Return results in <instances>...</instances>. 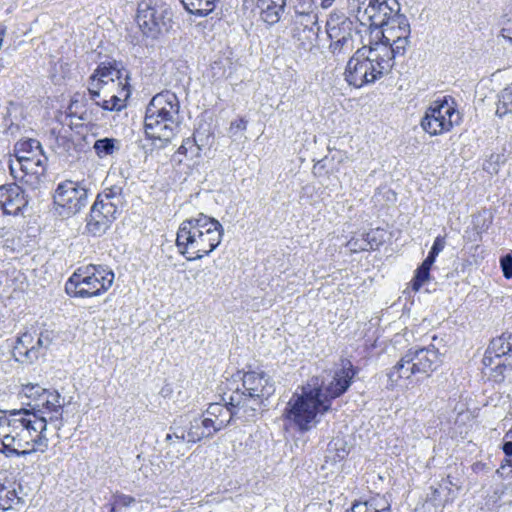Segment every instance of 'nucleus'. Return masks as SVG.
<instances>
[{
  "mask_svg": "<svg viewBox=\"0 0 512 512\" xmlns=\"http://www.w3.org/2000/svg\"><path fill=\"white\" fill-rule=\"evenodd\" d=\"M223 233V226L218 220L200 213L180 224L176 245L188 261L199 260L219 246Z\"/></svg>",
  "mask_w": 512,
  "mask_h": 512,
  "instance_id": "obj_1",
  "label": "nucleus"
},
{
  "mask_svg": "<svg viewBox=\"0 0 512 512\" xmlns=\"http://www.w3.org/2000/svg\"><path fill=\"white\" fill-rule=\"evenodd\" d=\"M180 102L171 91H163L150 100L144 117V131L147 138L159 141L165 146L180 128Z\"/></svg>",
  "mask_w": 512,
  "mask_h": 512,
  "instance_id": "obj_2",
  "label": "nucleus"
},
{
  "mask_svg": "<svg viewBox=\"0 0 512 512\" xmlns=\"http://www.w3.org/2000/svg\"><path fill=\"white\" fill-rule=\"evenodd\" d=\"M385 48L377 49L369 41L358 48L349 59L344 72L346 82L355 88L374 83L388 74L394 66Z\"/></svg>",
  "mask_w": 512,
  "mask_h": 512,
  "instance_id": "obj_3",
  "label": "nucleus"
},
{
  "mask_svg": "<svg viewBox=\"0 0 512 512\" xmlns=\"http://www.w3.org/2000/svg\"><path fill=\"white\" fill-rule=\"evenodd\" d=\"M63 398L60 393L56 390H43V393L36 398L34 403H26L28 408L21 410L11 411L12 416L32 415L34 419L21 417L15 419L20 422L21 426L29 433H36L35 437L31 439V442L37 445H47L44 442L46 440L43 437V432L46 430L47 422L60 421L63 412Z\"/></svg>",
  "mask_w": 512,
  "mask_h": 512,
  "instance_id": "obj_4",
  "label": "nucleus"
},
{
  "mask_svg": "<svg viewBox=\"0 0 512 512\" xmlns=\"http://www.w3.org/2000/svg\"><path fill=\"white\" fill-rule=\"evenodd\" d=\"M322 389L318 386V378L302 387L301 394H295L285 409L286 417L293 421L301 430H307L316 423L318 414L330 409V404L321 398Z\"/></svg>",
  "mask_w": 512,
  "mask_h": 512,
  "instance_id": "obj_5",
  "label": "nucleus"
},
{
  "mask_svg": "<svg viewBox=\"0 0 512 512\" xmlns=\"http://www.w3.org/2000/svg\"><path fill=\"white\" fill-rule=\"evenodd\" d=\"M223 400L225 401L224 405L220 403L210 404L203 418L195 420L188 433V442H196L204 437L211 436L214 432L229 424L233 418L244 421L253 420L252 416L245 412L246 409L241 407V404L238 406L229 404V394L225 393Z\"/></svg>",
  "mask_w": 512,
  "mask_h": 512,
  "instance_id": "obj_6",
  "label": "nucleus"
},
{
  "mask_svg": "<svg viewBox=\"0 0 512 512\" xmlns=\"http://www.w3.org/2000/svg\"><path fill=\"white\" fill-rule=\"evenodd\" d=\"M114 278V272L108 267L91 264L78 268L66 282L65 290L71 297H95L105 293Z\"/></svg>",
  "mask_w": 512,
  "mask_h": 512,
  "instance_id": "obj_7",
  "label": "nucleus"
},
{
  "mask_svg": "<svg viewBox=\"0 0 512 512\" xmlns=\"http://www.w3.org/2000/svg\"><path fill=\"white\" fill-rule=\"evenodd\" d=\"M242 386L244 390L237 388L229 394V404H241L254 419L263 400L275 392L274 383L264 371H249L243 375Z\"/></svg>",
  "mask_w": 512,
  "mask_h": 512,
  "instance_id": "obj_8",
  "label": "nucleus"
},
{
  "mask_svg": "<svg viewBox=\"0 0 512 512\" xmlns=\"http://www.w3.org/2000/svg\"><path fill=\"white\" fill-rule=\"evenodd\" d=\"M411 27L407 17L399 12L385 25L376 29L369 42L378 50L385 48L390 62L396 57L404 56L410 46Z\"/></svg>",
  "mask_w": 512,
  "mask_h": 512,
  "instance_id": "obj_9",
  "label": "nucleus"
},
{
  "mask_svg": "<svg viewBox=\"0 0 512 512\" xmlns=\"http://www.w3.org/2000/svg\"><path fill=\"white\" fill-rule=\"evenodd\" d=\"M439 363L440 354L434 346L411 348L388 372V388H394L400 379H409L417 374L429 375Z\"/></svg>",
  "mask_w": 512,
  "mask_h": 512,
  "instance_id": "obj_10",
  "label": "nucleus"
},
{
  "mask_svg": "<svg viewBox=\"0 0 512 512\" xmlns=\"http://www.w3.org/2000/svg\"><path fill=\"white\" fill-rule=\"evenodd\" d=\"M361 28L357 20L343 14H331L326 23L330 53L337 58L349 55L355 49L356 43L362 42Z\"/></svg>",
  "mask_w": 512,
  "mask_h": 512,
  "instance_id": "obj_11",
  "label": "nucleus"
},
{
  "mask_svg": "<svg viewBox=\"0 0 512 512\" xmlns=\"http://www.w3.org/2000/svg\"><path fill=\"white\" fill-rule=\"evenodd\" d=\"M349 10L364 31L373 36L400 11V5L397 0H349Z\"/></svg>",
  "mask_w": 512,
  "mask_h": 512,
  "instance_id": "obj_12",
  "label": "nucleus"
},
{
  "mask_svg": "<svg viewBox=\"0 0 512 512\" xmlns=\"http://www.w3.org/2000/svg\"><path fill=\"white\" fill-rule=\"evenodd\" d=\"M121 188L114 186L98 194L91 207L86 228L93 236H100L116 219L118 208L122 203Z\"/></svg>",
  "mask_w": 512,
  "mask_h": 512,
  "instance_id": "obj_13",
  "label": "nucleus"
},
{
  "mask_svg": "<svg viewBox=\"0 0 512 512\" xmlns=\"http://www.w3.org/2000/svg\"><path fill=\"white\" fill-rule=\"evenodd\" d=\"M484 373L500 383L512 377V334L493 339L483 357Z\"/></svg>",
  "mask_w": 512,
  "mask_h": 512,
  "instance_id": "obj_14",
  "label": "nucleus"
},
{
  "mask_svg": "<svg viewBox=\"0 0 512 512\" xmlns=\"http://www.w3.org/2000/svg\"><path fill=\"white\" fill-rule=\"evenodd\" d=\"M461 121L459 111L456 109L454 100L444 96L434 100L426 109L421 119L422 129L431 136L442 135L451 131L454 125Z\"/></svg>",
  "mask_w": 512,
  "mask_h": 512,
  "instance_id": "obj_15",
  "label": "nucleus"
},
{
  "mask_svg": "<svg viewBox=\"0 0 512 512\" xmlns=\"http://www.w3.org/2000/svg\"><path fill=\"white\" fill-rule=\"evenodd\" d=\"M16 164L24 175H29L34 182L46 172L48 158L38 140L27 139L18 141L14 148Z\"/></svg>",
  "mask_w": 512,
  "mask_h": 512,
  "instance_id": "obj_16",
  "label": "nucleus"
},
{
  "mask_svg": "<svg viewBox=\"0 0 512 512\" xmlns=\"http://www.w3.org/2000/svg\"><path fill=\"white\" fill-rule=\"evenodd\" d=\"M171 13L162 6L152 4V1H142L138 5L137 23L144 35L156 38L170 28Z\"/></svg>",
  "mask_w": 512,
  "mask_h": 512,
  "instance_id": "obj_17",
  "label": "nucleus"
},
{
  "mask_svg": "<svg viewBox=\"0 0 512 512\" xmlns=\"http://www.w3.org/2000/svg\"><path fill=\"white\" fill-rule=\"evenodd\" d=\"M53 198L54 203L63 209L62 213L75 215L88 203V188L82 182L65 180L58 184Z\"/></svg>",
  "mask_w": 512,
  "mask_h": 512,
  "instance_id": "obj_18",
  "label": "nucleus"
},
{
  "mask_svg": "<svg viewBox=\"0 0 512 512\" xmlns=\"http://www.w3.org/2000/svg\"><path fill=\"white\" fill-rule=\"evenodd\" d=\"M355 375L352 363L348 360L342 361V367L335 372L333 379L324 385L318 382V386L322 389L321 398L331 405V400L341 396L347 391L351 385V381Z\"/></svg>",
  "mask_w": 512,
  "mask_h": 512,
  "instance_id": "obj_19",
  "label": "nucleus"
},
{
  "mask_svg": "<svg viewBox=\"0 0 512 512\" xmlns=\"http://www.w3.org/2000/svg\"><path fill=\"white\" fill-rule=\"evenodd\" d=\"M28 201L24 196V191L17 184H8L0 187V207L5 214L17 215Z\"/></svg>",
  "mask_w": 512,
  "mask_h": 512,
  "instance_id": "obj_20",
  "label": "nucleus"
},
{
  "mask_svg": "<svg viewBox=\"0 0 512 512\" xmlns=\"http://www.w3.org/2000/svg\"><path fill=\"white\" fill-rule=\"evenodd\" d=\"M121 71L113 65H100L90 77V80H95L100 83L106 90L113 91L114 88L122 85Z\"/></svg>",
  "mask_w": 512,
  "mask_h": 512,
  "instance_id": "obj_21",
  "label": "nucleus"
},
{
  "mask_svg": "<svg viewBox=\"0 0 512 512\" xmlns=\"http://www.w3.org/2000/svg\"><path fill=\"white\" fill-rule=\"evenodd\" d=\"M34 343V337L31 333L25 332L18 337L16 345L14 346V355L19 360V357H24L22 361L32 362L38 358V351Z\"/></svg>",
  "mask_w": 512,
  "mask_h": 512,
  "instance_id": "obj_22",
  "label": "nucleus"
},
{
  "mask_svg": "<svg viewBox=\"0 0 512 512\" xmlns=\"http://www.w3.org/2000/svg\"><path fill=\"white\" fill-rule=\"evenodd\" d=\"M287 0H258L261 17L264 22L272 25L279 21Z\"/></svg>",
  "mask_w": 512,
  "mask_h": 512,
  "instance_id": "obj_23",
  "label": "nucleus"
},
{
  "mask_svg": "<svg viewBox=\"0 0 512 512\" xmlns=\"http://www.w3.org/2000/svg\"><path fill=\"white\" fill-rule=\"evenodd\" d=\"M319 29H305L302 27H293L292 39L297 48L304 51H310L318 37Z\"/></svg>",
  "mask_w": 512,
  "mask_h": 512,
  "instance_id": "obj_24",
  "label": "nucleus"
},
{
  "mask_svg": "<svg viewBox=\"0 0 512 512\" xmlns=\"http://www.w3.org/2000/svg\"><path fill=\"white\" fill-rule=\"evenodd\" d=\"M346 512H391L390 504L380 496L364 502H355Z\"/></svg>",
  "mask_w": 512,
  "mask_h": 512,
  "instance_id": "obj_25",
  "label": "nucleus"
},
{
  "mask_svg": "<svg viewBox=\"0 0 512 512\" xmlns=\"http://www.w3.org/2000/svg\"><path fill=\"white\" fill-rule=\"evenodd\" d=\"M130 96V90L122 84L119 94L110 95V99H103L102 101H96V105L107 111H120L126 106L125 101Z\"/></svg>",
  "mask_w": 512,
  "mask_h": 512,
  "instance_id": "obj_26",
  "label": "nucleus"
},
{
  "mask_svg": "<svg viewBox=\"0 0 512 512\" xmlns=\"http://www.w3.org/2000/svg\"><path fill=\"white\" fill-rule=\"evenodd\" d=\"M185 9L196 16H207L215 9L218 0H180Z\"/></svg>",
  "mask_w": 512,
  "mask_h": 512,
  "instance_id": "obj_27",
  "label": "nucleus"
},
{
  "mask_svg": "<svg viewBox=\"0 0 512 512\" xmlns=\"http://www.w3.org/2000/svg\"><path fill=\"white\" fill-rule=\"evenodd\" d=\"M492 502L493 507L499 508L502 504L512 503V482L497 486L493 494L489 496L486 505H490Z\"/></svg>",
  "mask_w": 512,
  "mask_h": 512,
  "instance_id": "obj_28",
  "label": "nucleus"
},
{
  "mask_svg": "<svg viewBox=\"0 0 512 512\" xmlns=\"http://www.w3.org/2000/svg\"><path fill=\"white\" fill-rule=\"evenodd\" d=\"M435 260L436 256L428 253L426 259L417 268L415 277L412 282V289L414 291H418L422 287V285L428 281L430 276V269L431 266L434 264Z\"/></svg>",
  "mask_w": 512,
  "mask_h": 512,
  "instance_id": "obj_29",
  "label": "nucleus"
},
{
  "mask_svg": "<svg viewBox=\"0 0 512 512\" xmlns=\"http://www.w3.org/2000/svg\"><path fill=\"white\" fill-rule=\"evenodd\" d=\"M93 149L99 158L112 155L120 149V141L115 138H102L95 141Z\"/></svg>",
  "mask_w": 512,
  "mask_h": 512,
  "instance_id": "obj_30",
  "label": "nucleus"
},
{
  "mask_svg": "<svg viewBox=\"0 0 512 512\" xmlns=\"http://www.w3.org/2000/svg\"><path fill=\"white\" fill-rule=\"evenodd\" d=\"M43 390L44 388L39 384H22L18 392V397L23 405H26V403H34L36 398L43 393Z\"/></svg>",
  "mask_w": 512,
  "mask_h": 512,
  "instance_id": "obj_31",
  "label": "nucleus"
},
{
  "mask_svg": "<svg viewBox=\"0 0 512 512\" xmlns=\"http://www.w3.org/2000/svg\"><path fill=\"white\" fill-rule=\"evenodd\" d=\"M512 112V87L503 89L499 95L496 114L499 117Z\"/></svg>",
  "mask_w": 512,
  "mask_h": 512,
  "instance_id": "obj_32",
  "label": "nucleus"
},
{
  "mask_svg": "<svg viewBox=\"0 0 512 512\" xmlns=\"http://www.w3.org/2000/svg\"><path fill=\"white\" fill-rule=\"evenodd\" d=\"M201 145L195 137L183 140L177 153L185 155L187 158L194 159L200 157Z\"/></svg>",
  "mask_w": 512,
  "mask_h": 512,
  "instance_id": "obj_33",
  "label": "nucleus"
},
{
  "mask_svg": "<svg viewBox=\"0 0 512 512\" xmlns=\"http://www.w3.org/2000/svg\"><path fill=\"white\" fill-rule=\"evenodd\" d=\"M293 27H302L305 29H319L318 14H297L294 19Z\"/></svg>",
  "mask_w": 512,
  "mask_h": 512,
  "instance_id": "obj_34",
  "label": "nucleus"
},
{
  "mask_svg": "<svg viewBox=\"0 0 512 512\" xmlns=\"http://www.w3.org/2000/svg\"><path fill=\"white\" fill-rule=\"evenodd\" d=\"M5 495L3 496L1 494V500L4 501V504H6V509H11L13 505L16 504H23L24 500L22 497L18 495V491L15 487H8L4 490Z\"/></svg>",
  "mask_w": 512,
  "mask_h": 512,
  "instance_id": "obj_35",
  "label": "nucleus"
},
{
  "mask_svg": "<svg viewBox=\"0 0 512 512\" xmlns=\"http://www.w3.org/2000/svg\"><path fill=\"white\" fill-rule=\"evenodd\" d=\"M193 278L198 284L202 286L213 284L214 282L213 272L208 267L198 269L193 275Z\"/></svg>",
  "mask_w": 512,
  "mask_h": 512,
  "instance_id": "obj_36",
  "label": "nucleus"
},
{
  "mask_svg": "<svg viewBox=\"0 0 512 512\" xmlns=\"http://www.w3.org/2000/svg\"><path fill=\"white\" fill-rule=\"evenodd\" d=\"M325 452V464H323V468H327L330 464L335 465L337 461H340L348 455V450H325Z\"/></svg>",
  "mask_w": 512,
  "mask_h": 512,
  "instance_id": "obj_37",
  "label": "nucleus"
},
{
  "mask_svg": "<svg viewBox=\"0 0 512 512\" xmlns=\"http://www.w3.org/2000/svg\"><path fill=\"white\" fill-rule=\"evenodd\" d=\"M346 246L353 253H357V252H361V251H367V250L372 248V246L369 243V241L367 239H365V238H361V239L351 238L347 242Z\"/></svg>",
  "mask_w": 512,
  "mask_h": 512,
  "instance_id": "obj_38",
  "label": "nucleus"
},
{
  "mask_svg": "<svg viewBox=\"0 0 512 512\" xmlns=\"http://www.w3.org/2000/svg\"><path fill=\"white\" fill-rule=\"evenodd\" d=\"M297 14H317L314 0H298L295 5V15Z\"/></svg>",
  "mask_w": 512,
  "mask_h": 512,
  "instance_id": "obj_39",
  "label": "nucleus"
},
{
  "mask_svg": "<svg viewBox=\"0 0 512 512\" xmlns=\"http://www.w3.org/2000/svg\"><path fill=\"white\" fill-rule=\"evenodd\" d=\"M247 124L248 122L244 118L232 121L228 129L229 136L234 139H236L238 136H241L242 133L247 129Z\"/></svg>",
  "mask_w": 512,
  "mask_h": 512,
  "instance_id": "obj_40",
  "label": "nucleus"
},
{
  "mask_svg": "<svg viewBox=\"0 0 512 512\" xmlns=\"http://www.w3.org/2000/svg\"><path fill=\"white\" fill-rule=\"evenodd\" d=\"M53 339V331L45 330L39 334L35 345L38 351V355L40 354L41 349H47L50 346V344L53 342Z\"/></svg>",
  "mask_w": 512,
  "mask_h": 512,
  "instance_id": "obj_41",
  "label": "nucleus"
},
{
  "mask_svg": "<svg viewBox=\"0 0 512 512\" xmlns=\"http://www.w3.org/2000/svg\"><path fill=\"white\" fill-rule=\"evenodd\" d=\"M14 445L21 446V440L11 435L9 425L8 430H4V432L0 434V448H14Z\"/></svg>",
  "mask_w": 512,
  "mask_h": 512,
  "instance_id": "obj_42",
  "label": "nucleus"
},
{
  "mask_svg": "<svg viewBox=\"0 0 512 512\" xmlns=\"http://www.w3.org/2000/svg\"><path fill=\"white\" fill-rule=\"evenodd\" d=\"M88 92L90 95V98L96 103V101H99L98 98H100L101 94L103 93L104 96H108L109 90H106L103 88V86H100V83L95 80L89 81L88 86Z\"/></svg>",
  "mask_w": 512,
  "mask_h": 512,
  "instance_id": "obj_43",
  "label": "nucleus"
},
{
  "mask_svg": "<svg viewBox=\"0 0 512 512\" xmlns=\"http://www.w3.org/2000/svg\"><path fill=\"white\" fill-rule=\"evenodd\" d=\"M9 170L14 179L34 184V181L31 178H29V175H24V173L19 170L16 164V159L10 161Z\"/></svg>",
  "mask_w": 512,
  "mask_h": 512,
  "instance_id": "obj_44",
  "label": "nucleus"
},
{
  "mask_svg": "<svg viewBox=\"0 0 512 512\" xmlns=\"http://www.w3.org/2000/svg\"><path fill=\"white\" fill-rule=\"evenodd\" d=\"M503 274L506 278H512V255L507 254L500 260Z\"/></svg>",
  "mask_w": 512,
  "mask_h": 512,
  "instance_id": "obj_45",
  "label": "nucleus"
},
{
  "mask_svg": "<svg viewBox=\"0 0 512 512\" xmlns=\"http://www.w3.org/2000/svg\"><path fill=\"white\" fill-rule=\"evenodd\" d=\"M445 245H446L445 237L437 236L434 240V243H433L429 253L437 257L439 255V253L443 251V249L445 248Z\"/></svg>",
  "mask_w": 512,
  "mask_h": 512,
  "instance_id": "obj_46",
  "label": "nucleus"
},
{
  "mask_svg": "<svg viewBox=\"0 0 512 512\" xmlns=\"http://www.w3.org/2000/svg\"><path fill=\"white\" fill-rule=\"evenodd\" d=\"M135 502V498L130 495L118 494L115 496V505L117 506L129 507Z\"/></svg>",
  "mask_w": 512,
  "mask_h": 512,
  "instance_id": "obj_47",
  "label": "nucleus"
},
{
  "mask_svg": "<svg viewBox=\"0 0 512 512\" xmlns=\"http://www.w3.org/2000/svg\"><path fill=\"white\" fill-rule=\"evenodd\" d=\"M36 450H14V449H11V450H0V452L4 453L7 457H10V456H13V455H16V456H20V455H26L30 452H35Z\"/></svg>",
  "mask_w": 512,
  "mask_h": 512,
  "instance_id": "obj_48",
  "label": "nucleus"
},
{
  "mask_svg": "<svg viewBox=\"0 0 512 512\" xmlns=\"http://www.w3.org/2000/svg\"><path fill=\"white\" fill-rule=\"evenodd\" d=\"M9 419L5 415L4 411H0V434L4 432V430H8Z\"/></svg>",
  "mask_w": 512,
  "mask_h": 512,
  "instance_id": "obj_49",
  "label": "nucleus"
},
{
  "mask_svg": "<svg viewBox=\"0 0 512 512\" xmlns=\"http://www.w3.org/2000/svg\"><path fill=\"white\" fill-rule=\"evenodd\" d=\"M503 451L505 452V456L501 463V469H504L505 466L512 467V450H503Z\"/></svg>",
  "mask_w": 512,
  "mask_h": 512,
  "instance_id": "obj_50",
  "label": "nucleus"
},
{
  "mask_svg": "<svg viewBox=\"0 0 512 512\" xmlns=\"http://www.w3.org/2000/svg\"><path fill=\"white\" fill-rule=\"evenodd\" d=\"M502 36L512 42V25L502 28Z\"/></svg>",
  "mask_w": 512,
  "mask_h": 512,
  "instance_id": "obj_51",
  "label": "nucleus"
},
{
  "mask_svg": "<svg viewBox=\"0 0 512 512\" xmlns=\"http://www.w3.org/2000/svg\"><path fill=\"white\" fill-rule=\"evenodd\" d=\"M484 170L488 171L489 173H497V168L492 163H489L488 165H484Z\"/></svg>",
  "mask_w": 512,
  "mask_h": 512,
  "instance_id": "obj_52",
  "label": "nucleus"
},
{
  "mask_svg": "<svg viewBox=\"0 0 512 512\" xmlns=\"http://www.w3.org/2000/svg\"><path fill=\"white\" fill-rule=\"evenodd\" d=\"M334 1L335 0H322L321 6H322V8L327 9L332 6Z\"/></svg>",
  "mask_w": 512,
  "mask_h": 512,
  "instance_id": "obj_53",
  "label": "nucleus"
},
{
  "mask_svg": "<svg viewBox=\"0 0 512 512\" xmlns=\"http://www.w3.org/2000/svg\"><path fill=\"white\" fill-rule=\"evenodd\" d=\"M439 494L440 493H439L438 489H433L431 497H430V501H435L436 498L439 496Z\"/></svg>",
  "mask_w": 512,
  "mask_h": 512,
  "instance_id": "obj_54",
  "label": "nucleus"
},
{
  "mask_svg": "<svg viewBox=\"0 0 512 512\" xmlns=\"http://www.w3.org/2000/svg\"><path fill=\"white\" fill-rule=\"evenodd\" d=\"M77 106V101H73L69 106L70 114H76V112L73 111V108Z\"/></svg>",
  "mask_w": 512,
  "mask_h": 512,
  "instance_id": "obj_55",
  "label": "nucleus"
},
{
  "mask_svg": "<svg viewBox=\"0 0 512 512\" xmlns=\"http://www.w3.org/2000/svg\"><path fill=\"white\" fill-rule=\"evenodd\" d=\"M7 489V486L4 483L0 482V494L4 492V490Z\"/></svg>",
  "mask_w": 512,
  "mask_h": 512,
  "instance_id": "obj_56",
  "label": "nucleus"
},
{
  "mask_svg": "<svg viewBox=\"0 0 512 512\" xmlns=\"http://www.w3.org/2000/svg\"><path fill=\"white\" fill-rule=\"evenodd\" d=\"M79 118L82 119V120H86L87 119V117L84 114L79 115Z\"/></svg>",
  "mask_w": 512,
  "mask_h": 512,
  "instance_id": "obj_57",
  "label": "nucleus"
},
{
  "mask_svg": "<svg viewBox=\"0 0 512 512\" xmlns=\"http://www.w3.org/2000/svg\"><path fill=\"white\" fill-rule=\"evenodd\" d=\"M171 438H172V436H171L170 434H167V435H166V439H167V440H170Z\"/></svg>",
  "mask_w": 512,
  "mask_h": 512,
  "instance_id": "obj_58",
  "label": "nucleus"
}]
</instances>
